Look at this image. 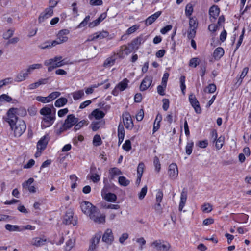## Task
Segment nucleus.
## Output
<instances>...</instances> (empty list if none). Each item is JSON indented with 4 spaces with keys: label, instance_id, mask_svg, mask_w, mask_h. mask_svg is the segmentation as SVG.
I'll list each match as a JSON object with an SVG mask.
<instances>
[{
    "label": "nucleus",
    "instance_id": "obj_54",
    "mask_svg": "<svg viewBox=\"0 0 251 251\" xmlns=\"http://www.w3.org/2000/svg\"><path fill=\"white\" fill-rule=\"evenodd\" d=\"M144 164L143 162H140L138 166L137 172V176H142V174L144 171Z\"/></svg>",
    "mask_w": 251,
    "mask_h": 251
},
{
    "label": "nucleus",
    "instance_id": "obj_43",
    "mask_svg": "<svg viewBox=\"0 0 251 251\" xmlns=\"http://www.w3.org/2000/svg\"><path fill=\"white\" fill-rule=\"evenodd\" d=\"M42 67V64H34L31 65H30L28 68L25 70L27 71L28 74H30L32 71L36 69H40Z\"/></svg>",
    "mask_w": 251,
    "mask_h": 251
},
{
    "label": "nucleus",
    "instance_id": "obj_1",
    "mask_svg": "<svg viewBox=\"0 0 251 251\" xmlns=\"http://www.w3.org/2000/svg\"><path fill=\"white\" fill-rule=\"evenodd\" d=\"M18 109L11 108L7 112V118L5 121L9 124L10 129L14 131L15 137H20L25 131L26 126L25 122L19 120L18 115Z\"/></svg>",
    "mask_w": 251,
    "mask_h": 251
},
{
    "label": "nucleus",
    "instance_id": "obj_8",
    "mask_svg": "<svg viewBox=\"0 0 251 251\" xmlns=\"http://www.w3.org/2000/svg\"><path fill=\"white\" fill-rule=\"evenodd\" d=\"M189 100L191 105L194 108L195 112L198 114L201 113V109L200 106L199 102L196 99L195 95L191 94L189 96Z\"/></svg>",
    "mask_w": 251,
    "mask_h": 251
},
{
    "label": "nucleus",
    "instance_id": "obj_44",
    "mask_svg": "<svg viewBox=\"0 0 251 251\" xmlns=\"http://www.w3.org/2000/svg\"><path fill=\"white\" fill-rule=\"evenodd\" d=\"M101 206L103 208L106 209H118L120 208V205L117 204H106L105 203H101Z\"/></svg>",
    "mask_w": 251,
    "mask_h": 251
},
{
    "label": "nucleus",
    "instance_id": "obj_41",
    "mask_svg": "<svg viewBox=\"0 0 251 251\" xmlns=\"http://www.w3.org/2000/svg\"><path fill=\"white\" fill-rule=\"evenodd\" d=\"M93 143L95 146H99L102 144L101 138L99 135L96 134L94 136L93 140Z\"/></svg>",
    "mask_w": 251,
    "mask_h": 251
},
{
    "label": "nucleus",
    "instance_id": "obj_6",
    "mask_svg": "<svg viewBox=\"0 0 251 251\" xmlns=\"http://www.w3.org/2000/svg\"><path fill=\"white\" fill-rule=\"evenodd\" d=\"M73 216L74 213L72 210L67 211L64 217L63 223L65 225L73 224V226L76 225L77 221L73 218Z\"/></svg>",
    "mask_w": 251,
    "mask_h": 251
},
{
    "label": "nucleus",
    "instance_id": "obj_27",
    "mask_svg": "<svg viewBox=\"0 0 251 251\" xmlns=\"http://www.w3.org/2000/svg\"><path fill=\"white\" fill-rule=\"evenodd\" d=\"M102 198L107 201L110 202H114L117 200V196L115 194L110 192L102 196Z\"/></svg>",
    "mask_w": 251,
    "mask_h": 251
},
{
    "label": "nucleus",
    "instance_id": "obj_31",
    "mask_svg": "<svg viewBox=\"0 0 251 251\" xmlns=\"http://www.w3.org/2000/svg\"><path fill=\"white\" fill-rule=\"evenodd\" d=\"M128 82L129 80L125 78L117 85V88L121 91H124L127 88Z\"/></svg>",
    "mask_w": 251,
    "mask_h": 251
},
{
    "label": "nucleus",
    "instance_id": "obj_59",
    "mask_svg": "<svg viewBox=\"0 0 251 251\" xmlns=\"http://www.w3.org/2000/svg\"><path fill=\"white\" fill-rule=\"evenodd\" d=\"M74 242L71 239L68 240L66 243L65 249L66 251H70L74 246Z\"/></svg>",
    "mask_w": 251,
    "mask_h": 251
},
{
    "label": "nucleus",
    "instance_id": "obj_50",
    "mask_svg": "<svg viewBox=\"0 0 251 251\" xmlns=\"http://www.w3.org/2000/svg\"><path fill=\"white\" fill-rule=\"evenodd\" d=\"M185 76L184 75L181 76L180 77V88L182 91V92L183 94H184V90L186 89V86L185 84Z\"/></svg>",
    "mask_w": 251,
    "mask_h": 251
},
{
    "label": "nucleus",
    "instance_id": "obj_60",
    "mask_svg": "<svg viewBox=\"0 0 251 251\" xmlns=\"http://www.w3.org/2000/svg\"><path fill=\"white\" fill-rule=\"evenodd\" d=\"M34 179L33 178H30L27 181L24 182L22 186L24 188H28L30 187V185L34 182Z\"/></svg>",
    "mask_w": 251,
    "mask_h": 251
},
{
    "label": "nucleus",
    "instance_id": "obj_24",
    "mask_svg": "<svg viewBox=\"0 0 251 251\" xmlns=\"http://www.w3.org/2000/svg\"><path fill=\"white\" fill-rule=\"evenodd\" d=\"M109 35V33L107 31L103 30L101 32H96L91 36L93 37L91 39H88V41H93L97 39H103L107 37Z\"/></svg>",
    "mask_w": 251,
    "mask_h": 251
},
{
    "label": "nucleus",
    "instance_id": "obj_39",
    "mask_svg": "<svg viewBox=\"0 0 251 251\" xmlns=\"http://www.w3.org/2000/svg\"><path fill=\"white\" fill-rule=\"evenodd\" d=\"M118 182L121 185L123 186H127L130 183V181L123 176L119 177Z\"/></svg>",
    "mask_w": 251,
    "mask_h": 251
},
{
    "label": "nucleus",
    "instance_id": "obj_40",
    "mask_svg": "<svg viewBox=\"0 0 251 251\" xmlns=\"http://www.w3.org/2000/svg\"><path fill=\"white\" fill-rule=\"evenodd\" d=\"M194 143L192 141L188 142L185 148L186 153L189 155L192 153Z\"/></svg>",
    "mask_w": 251,
    "mask_h": 251
},
{
    "label": "nucleus",
    "instance_id": "obj_23",
    "mask_svg": "<svg viewBox=\"0 0 251 251\" xmlns=\"http://www.w3.org/2000/svg\"><path fill=\"white\" fill-rule=\"evenodd\" d=\"M161 11H157L152 15L149 16L145 21L147 25L152 24L161 14Z\"/></svg>",
    "mask_w": 251,
    "mask_h": 251
},
{
    "label": "nucleus",
    "instance_id": "obj_34",
    "mask_svg": "<svg viewBox=\"0 0 251 251\" xmlns=\"http://www.w3.org/2000/svg\"><path fill=\"white\" fill-rule=\"evenodd\" d=\"M40 113L42 116L50 115V114H52V113H51V108L49 105L41 108L40 110Z\"/></svg>",
    "mask_w": 251,
    "mask_h": 251
},
{
    "label": "nucleus",
    "instance_id": "obj_28",
    "mask_svg": "<svg viewBox=\"0 0 251 251\" xmlns=\"http://www.w3.org/2000/svg\"><path fill=\"white\" fill-rule=\"evenodd\" d=\"M105 122L101 120L100 121H94L91 124V127L93 131H97L100 126L104 125Z\"/></svg>",
    "mask_w": 251,
    "mask_h": 251
},
{
    "label": "nucleus",
    "instance_id": "obj_3",
    "mask_svg": "<svg viewBox=\"0 0 251 251\" xmlns=\"http://www.w3.org/2000/svg\"><path fill=\"white\" fill-rule=\"evenodd\" d=\"M55 120L54 117V113H52V114L43 116L42 118L41 127L42 129L46 128L51 126Z\"/></svg>",
    "mask_w": 251,
    "mask_h": 251
},
{
    "label": "nucleus",
    "instance_id": "obj_22",
    "mask_svg": "<svg viewBox=\"0 0 251 251\" xmlns=\"http://www.w3.org/2000/svg\"><path fill=\"white\" fill-rule=\"evenodd\" d=\"M105 116V113L101 110H100L99 109H96L94 110L91 114L89 115V118L90 119L92 118V117H95L96 119L100 120L102 118H103Z\"/></svg>",
    "mask_w": 251,
    "mask_h": 251
},
{
    "label": "nucleus",
    "instance_id": "obj_55",
    "mask_svg": "<svg viewBox=\"0 0 251 251\" xmlns=\"http://www.w3.org/2000/svg\"><path fill=\"white\" fill-rule=\"evenodd\" d=\"M193 11V8L192 5L187 4L185 8V14L187 16H190Z\"/></svg>",
    "mask_w": 251,
    "mask_h": 251
},
{
    "label": "nucleus",
    "instance_id": "obj_58",
    "mask_svg": "<svg viewBox=\"0 0 251 251\" xmlns=\"http://www.w3.org/2000/svg\"><path fill=\"white\" fill-rule=\"evenodd\" d=\"M36 100L42 103H47L50 102V100L48 97H42V96H37L36 97Z\"/></svg>",
    "mask_w": 251,
    "mask_h": 251
},
{
    "label": "nucleus",
    "instance_id": "obj_57",
    "mask_svg": "<svg viewBox=\"0 0 251 251\" xmlns=\"http://www.w3.org/2000/svg\"><path fill=\"white\" fill-rule=\"evenodd\" d=\"M61 93L59 92H53L50 93L49 96V99L50 101H52L54 99H56L60 95Z\"/></svg>",
    "mask_w": 251,
    "mask_h": 251
},
{
    "label": "nucleus",
    "instance_id": "obj_45",
    "mask_svg": "<svg viewBox=\"0 0 251 251\" xmlns=\"http://www.w3.org/2000/svg\"><path fill=\"white\" fill-rule=\"evenodd\" d=\"M123 149L126 151H129L131 149V144L129 140H126L125 143L123 145Z\"/></svg>",
    "mask_w": 251,
    "mask_h": 251
},
{
    "label": "nucleus",
    "instance_id": "obj_17",
    "mask_svg": "<svg viewBox=\"0 0 251 251\" xmlns=\"http://www.w3.org/2000/svg\"><path fill=\"white\" fill-rule=\"evenodd\" d=\"M101 235L97 234L91 240V245L89 246L88 251H94L97 248V245L99 243Z\"/></svg>",
    "mask_w": 251,
    "mask_h": 251
},
{
    "label": "nucleus",
    "instance_id": "obj_26",
    "mask_svg": "<svg viewBox=\"0 0 251 251\" xmlns=\"http://www.w3.org/2000/svg\"><path fill=\"white\" fill-rule=\"evenodd\" d=\"M46 242V239H43L39 237L33 238L31 241V244L36 247H40L44 245Z\"/></svg>",
    "mask_w": 251,
    "mask_h": 251
},
{
    "label": "nucleus",
    "instance_id": "obj_16",
    "mask_svg": "<svg viewBox=\"0 0 251 251\" xmlns=\"http://www.w3.org/2000/svg\"><path fill=\"white\" fill-rule=\"evenodd\" d=\"M145 41L143 39V37L140 36L134 39L132 41L131 43L129 44V46H130L132 50H137L139 46Z\"/></svg>",
    "mask_w": 251,
    "mask_h": 251
},
{
    "label": "nucleus",
    "instance_id": "obj_47",
    "mask_svg": "<svg viewBox=\"0 0 251 251\" xmlns=\"http://www.w3.org/2000/svg\"><path fill=\"white\" fill-rule=\"evenodd\" d=\"M147 186H145L142 188L141 191L138 194V198L140 200H143L147 192Z\"/></svg>",
    "mask_w": 251,
    "mask_h": 251
},
{
    "label": "nucleus",
    "instance_id": "obj_18",
    "mask_svg": "<svg viewBox=\"0 0 251 251\" xmlns=\"http://www.w3.org/2000/svg\"><path fill=\"white\" fill-rule=\"evenodd\" d=\"M28 74L25 70H22L16 75L14 78V81L20 82L24 81L28 77Z\"/></svg>",
    "mask_w": 251,
    "mask_h": 251
},
{
    "label": "nucleus",
    "instance_id": "obj_36",
    "mask_svg": "<svg viewBox=\"0 0 251 251\" xmlns=\"http://www.w3.org/2000/svg\"><path fill=\"white\" fill-rule=\"evenodd\" d=\"M88 124V121L85 120L79 122L78 121V122L75 125V126L74 128V130L75 131H76L77 130L80 129L84 125H87Z\"/></svg>",
    "mask_w": 251,
    "mask_h": 251
},
{
    "label": "nucleus",
    "instance_id": "obj_46",
    "mask_svg": "<svg viewBox=\"0 0 251 251\" xmlns=\"http://www.w3.org/2000/svg\"><path fill=\"white\" fill-rule=\"evenodd\" d=\"M199 64V59L197 57L191 58L189 61V65L196 68Z\"/></svg>",
    "mask_w": 251,
    "mask_h": 251
},
{
    "label": "nucleus",
    "instance_id": "obj_2",
    "mask_svg": "<svg viewBox=\"0 0 251 251\" xmlns=\"http://www.w3.org/2000/svg\"><path fill=\"white\" fill-rule=\"evenodd\" d=\"M80 207L82 211L86 215H91L98 212V209L89 201H84L81 202Z\"/></svg>",
    "mask_w": 251,
    "mask_h": 251
},
{
    "label": "nucleus",
    "instance_id": "obj_38",
    "mask_svg": "<svg viewBox=\"0 0 251 251\" xmlns=\"http://www.w3.org/2000/svg\"><path fill=\"white\" fill-rule=\"evenodd\" d=\"M72 95L74 100H76L81 98L84 95V93L83 90H80L74 92Z\"/></svg>",
    "mask_w": 251,
    "mask_h": 251
},
{
    "label": "nucleus",
    "instance_id": "obj_37",
    "mask_svg": "<svg viewBox=\"0 0 251 251\" xmlns=\"http://www.w3.org/2000/svg\"><path fill=\"white\" fill-rule=\"evenodd\" d=\"M189 29H196L198 27V22L196 19L193 17H191L189 19Z\"/></svg>",
    "mask_w": 251,
    "mask_h": 251
},
{
    "label": "nucleus",
    "instance_id": "obj_32",
    "mask_svg": "<svg viewBox=\"0 0 251 251\" xmlns=\"http://www.w3.org/2000/svg\"><path fill=\"white\" fill-rule=\"evenodd\" d=\"M68 101V100L66 98L64 97H61L58 99H57L54 105L57 107H60L64 105H65Z\"/></svg>",
    "mask_w": 251,
    "mask_h": 251
},
{
    "label": "nucleus",
    "instance_id": "obj_19",
    "mask_svg": "<svg viewBox=\"0 0 251 251\" xmlns=\"http://www.w3.org/2000/svg\"><path fill=\"white\" fill-rule=\"evenodd\" d=\"M123 121L125 127L127 129H131L133 127V123L128 113H126L125 117L123 118Z\"/></svg>",
    "mask_w": 251,
    "mask_h": 251
},
{
    "label": "nucleus",
    "instance_id": "obj_29",
    "mask_svg": "<svg viewBox=\"0 0 251 251\" xmlns=\"http://www.w3.org/2000/svg\"><path fill=\"white\" fill-rule=\"evenodd\" d=\"M224 54V50L221 47L217 48L213 52V56L216 59H219Z\"/></svg>",
    "mask_w": 251,
    "mask_h": 251
},
{
    "label": "nucleus",
    "instance_id": "obj_5",
    "mask_svg": "<svg viewBox=\"0 0 251 251\" xmlns=\"http://www.w3.org/2000/svg\"><path fill=\"white\" fill-rule=\"evenodd\" d=\"M211 136L212 138L213 139V142L216 141V148L217 150H220L222 148L223 146L225 137L224 136H221L218 139L217 138V131L215 130H213L211 132Z\"/></svg>",
    "mask_w": 251,
    "mask_h": 251
},
{
    "label": "nucleus",
    "instance_id": "obj_62",
    "mask_svg": "<svg viewBox=\"0 0 251 251\" xmlns=\"http://www.w3.org/2000/svg\"><path fill=\"white\" fill-rule=\"evenodd\" d=\"M212 210V205L209 203H205L203 205V211L208 213Z\"/></svg>",
    "mask_w": 251,
    "mask_h": 251
},
{
    "label": "nucleus",
    "instance_id": "obj_14",
    "mask_svg": "<svg viewBox=\"0 0 251 251\" xmlns=\"http://www.w3.org/2000/svg\"><path fill=\"white\" fill-rule=\"evenodd\" d=\"M152 81L151 76H147L142 80L140 86V90L142 91L147 90L151 85Z\"/></svg>",
    "mask_w": 251,
    "mask_h": 251
},
{
    "label": "nucleus",
    "instance_id": "obj_12",
    "mask_svg": "<svg viewBox=\"0 0 251 251\" xmlns=\"http://www.w3.org/2000/svg\"><path fill=\"white\" fill-rule=\"evenodd\" d=\"M178 171L176 164L172 163L169 166L168 174L172 179H176L178 176Z\"/></svg>",
    "mask_w": 251,
    "mask_h": 251
},
{
    "label": "nucleus",
    "instance_id": "obj_9",
    "mask_svg": "<svg viewBox=\"0 0 251 251\" xmlns=\"http://www.w3.org/2000/svg\"><path fill=\"white\" fill-rule=\"evenodd\" d=\"M53 13L52 7H50L45 9V10L42 12L39 18V23H41L44 22L46 19L52 16Z\"/></svg>",
    "mask_w": 251,
    "mask_h": 251
},
{
    "label": "nucleus",
    "instance_id": "obj_63",
    "mask_svg": "<svg viewBox=\"0 0 251 251\" xmlns=\"http://www.w3.org/2000/svg\"><path fill=\"white\" fill-rule=\"evenodd\" d=\"M206 88L208 90V92L209 93H213L216 90V86L213 83L209 84Z\"/></svg>",
    "mask_w": 251,
    "mask_h": 251
},
{
    "label": "nucleus",
    "instance_id": "obj_11",
    "mask_svg": "<svg viewBox=\"0 0 251 251\" xmlns=\"http://www.w3.org/2000/svg\"><path fill=\"white\" fill-rule=\"evenodd\" d=\"M114 236L111 229H107L102 237V240L107 244L111 245L114 241Z\"/></svg>",
    "mask_w": 251,
    "mask_h": 251
},
{
    "label": "nucleus",
    "instance_id": "obj_51",
    "mask_svg": "<svg viewBox=\"0 0 251 251\" xmlns=\"http://www.w3.org/2000/svg\"><path fill=\"white\" fill-rule=\"evenodd\" d=\"M70 179L73 182L71 185V188L74 189L76 187L77 184L76 181L77 180V177L75 175H72L70 176Z\"/></svg>",
    "mask_w": 251,
    "mask_h": 251
},
{
    "label": "nucleus",
    "instance_id": "obj_20",
    "mask_svg": "<svg viewBox=\"0 0 251 251\" xmlns=\"http://www.w3.org/2000/svg\"><path fill=\"white\" fill-rule=\"evenodd\" d=\"M48 143V139L47 136H44L38 142L37 144V148L38 150H44L46 149L47 145Z\"/></svg>",
    "mask_w": 251,
    "mask_h": 251
},
{
    "label": "nucleus",
    "instance_id": "obj_4",
    "mask_svg": "<svg viewBox=\"0 0 251 251\" xmlns=\"http://www.w3.org/2000/svg\"><path fill=\"white\" fill-rule=\"evenodd\" d=\"M55 120L54 117V113H52V114L43 116L42 118L41 127L42 129L46 128L51 126Z\"/></svg>",
    "mask_w": 251,
    "mask_h": 251
},
{
    "label": "nucleus",
    "instance_id": "obj_42",
    "mask_svg": "<svg viewBox=\"0 0 251 251\" xmlns=\"http://www.w3.org/2000/svg\"><path fill=\"white\" fill-rule=\"evenodd\" d=\"M62 57L61 56H57L54 57L53 58H51L49 59V60H46L45 62V65H50L52 64L53 62H58L60 61L62 59Z\"/></svg>",
    "mask_w": 251,
    "mask_h": 251
},
{
    "label": "nucleus",
    "instance_id": "obj_13",
    "mask_svg": "<svg viewBox=\"0 0 251 251\" xmlns=\"http://www.w3.org/2000/svg\"><path fill=\"white\" fill-rule=\"evenodd\" d=\"M152 245L155 247L156 250L158 251H167L171 247V245L169 243H166V244H162L160 240L154 241L152 243Z\"/></svg>",
    "mask_w": 251,
    "mask_h": 251
},
{
    "label": "nucleus",
    "instance_id": "obj_64",
    "mask_svg": "<svg viewBox=\"0 0 251 251\" xmlns=\"http://www.w3.org/2000/svg\"><path fill=\"white\" fill-rule=\"evenodd\" d=\"M139 27V25H134L130 27H129L126 31V33L127 34H131L134 33L137 29H138Z\"/></svg>",
    "mask_w": 251,
    "mask_h": 251
},
{
    "label": "nucleus",
    "instance_id": "obj_21",
    "mask_svg": "<svg viewBox=\"0 0 251 251\" xmlns=\"http://www.w3.org/2000/svg\"><path fill=\"white\" fill-rule=\"evenodd\" d=\"M106 16L107 15L106 13L101 14L98 19L89 24V27L90 28H93L97 26L101 22L106 18Z\"/></svg>",
    "mask_w": 251,
    "mask_h": 251
},
{
    "label": "nucleus",
    "instance_id": "obj_35",
    "mask_svg": "<svg viewBox=\"0 0 251 251\" xmlns=\"http://www.w3.org/2000/svg\"><path fill=\"white\" fill-rule=\"evenodd\" d=\"M90 218L96 223H102L105 222V216L103 215L97 216L95 214H93L92 215H91Z\"/></svg>",
    "mask_w": 251,
    "mask_h": 251
},
{
    "label": "nucleus",
    "instance_id": "obj_56",
    "mask_svg": "<svg viewBox=\"0 0 251 251\" xmlns=\"http://www.w3.org/2000/svg\"><path fill=\"white\" fill-rule=\"evenodd\" d=\"M110 173L112 175V176L116 175H120L122 174L120 169L116 167L112 168L110 170Z\"/></svg>",
    "mask_w": 251,
    "mask_h": 251
},
{
    "label": "nucleus",
    "instance_id": "obj_61",
    "mask_svg": "<svg viewBox=\"0 0 251 251\" xmlns=\"http://www.w3.org/2000/svg\"><path fill=\"white\" fill-rule=\"evenodd\" d=\"M91 179L94 183H97L100 180V176L97 173L91 174Z\"/></svg>",
    "mask_w": 251,
    "mask_h": 251
},
{
    "label": "nucleus",
    "instance_id": "obj_53",
    "mask_svg": "<svg viewBox=\"0 0 251 251\" xmlns=\"http://www.w3.org/2000/svg\"><path fill=\"white\" fill-rule=\"evenodd\" d=\"M12 100V98L6 94H2L0 96V102L6 101L9 102Z\"/></svg>",
    "mask_w": 251,
    "mask_h": 251
},
{
    "label": "nucleus",
    "instance_id": "obj_25",
    "mask_svg": "<svg viewBox=\"0 0 251 251\" xmlns=\"http://www.w3.org/2000/svg\"><path fill=\"white\" fill-rule=\"evenodd\" d=\"M62 44L59 42V40L57 39L56 40H53L52 41H47L42 45H40L39 47L42 49H45L51 47L55 46L56 45Z\"/></svg>",
    "mask_w": 251,
    "mask_h": 251
},
{
    "label": "nucleus",
    "instance_id": "obj_52",
    "mask_svg": "<svg viewBox=\"0 0 251 251\" xmlns=\"http://www.w3.org/2000/svg\"><path fill=\"white\" fill-rule=\"evenodd\" d=\"M12 82H13V79L10 77L3 79V80L0 81V88L4 85H6L9 83H12Z\"/></svg>",
    "mask_w": 251,
    "mask_h": 251
},
{
    "label": "nucleus",
    "instance_id": "obj_7",
    "mask_svg": "<svg viewBox=\"0 0 251 251\" xmlns=\"http://www.w3.org/2000/svg\"><path fill=\"white\" fill-rule=\"evenodd\" d=\"M78 121V119L75 117L74 115L70 114L67 116V118L65 119L64 123V126L66 128L70 129L77 123Z\"/></svg>",
    "mask_w": 251,
    "mask_h": 251
},
{
    "label": "nucleus",
    "instance_id": "obj_30",
    "mask_svg": "<svg viewBox=\"0 0 251 251\" xmlns=\"http://www.w3.org/2000/svg\"><path fill=\"white\" fill-rule=\"evenodd\" d=\"M116 54L107 58L104 62L103 66L105 67H111L113 65L116 60Z\"/></svg>",
    "mask_w": 251,
    "mask_h": 251
},
{
    "label": "nucleus",
    "instance_id": "obj_48",
    "mask_svg": "<svg viewBox=\"0 0 251 251\" xmlns=\"http://www.w3.org/2000/svg\"><path fill=\"white\" fill-rule=\"evenodd\" d=\"M153 163L155 168V170L159 172L160 170L161 165L160 163L159 159L157 156H155L154 157Z\"/></svg>",
    "mask_w": 251,
    "mask_h": 251
},
{
    "label": "nucleus",
    "instance_id": "obj_33",
    "mask_svg": "<svg viewBox=\"0 0 251 251\" xmlns=\"http://www.w3.org/2000/svg\"><path fill=\"white\" fill-rule=\"evenodd\" d=\"M6 230L9 231H22L21 226L17 225H11L10 224H6L5 226Z\"/></svg>",
    "mask_w": 251,
    "mask_h": 251
},
{
    "label": "nucleus",
    "instance_id": "obj_49",
    "mask_svg": "<svg viewBox=\"0 0 251 251\" xmlns=\"http://www.w3.org/2000/svg\"><path fill=\"white\" fill-rule=\"evenodd\" d=\"M248 70L249 69L248 67H245L243 69L242 72L240 75V78L238 80V82L239 83V84H240L242 83L243 79L245 77V76L248 73Z\"/></svg>",
    "mask_w": 251,
    "mask_h": 251
},
{
    "label": "nucleus",
    "instance_id": "obj_15",
    "mask_svg": "<svg viewBox=\"0 0 251 251\" xmlns=\"http://www.w3.org/2000/svg\"><path fill=\"white\" fill-rule=\"evenodd\" d=\"M69 33V30L68 29H62L59 31L57 35V39L59 42L63 43L67 41L68 38L66 36Z\"/></svg>",
    "mask_w": 251,
    "mask_h": 251
},
{
    "label": "nucleus",
    "instance_id": "obj_10",
    "mask_svg": "<svg viewBox=\"0 0 251 251\" xmlns=\"http://www.w3.org/2000/svg\"><path fill=\"white\" fill-rule=\"evenodd\" d=\"M220 8L217 5H214L211 6L209 10L210 20L211 22H215L220 13Z\"/></svg>",
    "mask_w": 251,
    "mask_h": 251
}]
</instances>
